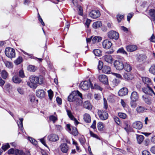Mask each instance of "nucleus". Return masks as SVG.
Returning <instances> with one entry per match:
<instances>
[{
	"instance_id": "obj_32",
	"label": "nucleus",
	"mask_w": 155,
	"mask_h": 155,
	"mask_svg": "<svg viewBox=\"0 0 155 155\" xmlns=\"http://www.w3.org/2000/svg\"><path fill=\"white\" fill-rule=\"evenodd\" d=\"M102 39V38L100 36H95L92 40V42L93 43H95L97 42H100Z\"/></svg>"
},
{
	"instance_id": "obj_41",
	"label": "nucleus",
	"mask_w": 155,
	"mask_h": 155,
	"mask_svg": "<svg viewBox=\"0 0 155 155\" xmlns=\"http://www.w3.org/2000/svg\"><path fill=\"white\" fill-rule=\"evenodd\" d=\"M79 140L81 144L82 145L84 146L85 143V139L83 136H82L79 137Z\"/></svg>"
},
{
	"instance_id": "obj_22",
	"label": "nucleus",
	"mask_w": 155,
	"mask_h": 155,
	"mask_svg": "<svg viewBox=\"0 0 155 155\" xmlns=\"http://www.w3.org/2000/svg\"><path fill=\"white\" fill-rule=\"evenodd\" d=\"M147 58V57L146 55L141 54L138 56L137 60L140 63H144L146 61Z\"/></svg>"
},
{
	"instance_id": "obj_43",
	"label": "nucleus",
	"mask_w": 155,
	"mask_h": 155,
	"mask_svg": "<svg viewBox=\"0 0 155 155\" xmlns=\"http://www.w3.org/2000/svg\"><path fill=\"white\" fill-rule=\"evenodd\" d=\"M149 71L151 73L155 75V64H153L151 66Z\"/></svg>"
},
{
	"instance_id": "obj_18",
	"label": "nucleus",
	"mask_w": 155,
	"mask_h": 155,
	"mask_svg": "<svg viewBox=\"0 0 155 155\" xmlns=\"http://www.w3.org/2000/svg\"><path fill=\"white\" fill-rule=\"evenodd\" d=\"M103 58L105 61L108 63L111 64L112 63L113 59L112 57L110 55H104L103 56Z\"/></svg>"
},
{
	"instance_id": "obj_15",
	"label": "nucleus",
	"mask_w": 155,
	"mask_h": 155,
	"mask_svg": "<svg viewBox=\"0 0 155 155\" xmlns=\"http://www.w3.org/2000/svg\"><path fill=\"white\" fill-rule=\"evenodd\" d=\"M48 140L51 141L55 142L59 139L58 136L54 134H51L48 137Z\"/></svg>"
},
{
	"instance_id": "obj_3",
	"label": "nucleus",
	"mask_w": 155,
	"mask_h": 155,
	"mask_svg": "<svg viewBox=\"0 0 155 155\" xmlns=\"http://www.w3.org/2000/svg\"><path fill=\"white\" fill-rule=\"evenodd\" d=\"M5 53L6 56L11 59L15 57V50L11 48H6L5 49Z\"/></svg>"
},
{
	"instance_id": "obj_25",
	"label": "nucleus",
	"mask_w": 155,
	"mask_h": 155,
	"mask_svg": "<svg viewBox=\"0 0 155 155\" xmlns=\"http://www.w3.org/2000/svg\"><path fill=\"white\" fill-rule=\"evenodd\" d=\"M19 121H17V123L20 130L22 132H23V118H19Z\"/></svg>"
},
{
	"instance_id": "obj_57",
	"label": "nucleus",
	"mask_w": 155,
	"mask_h": 155,
	"mask_svg": "<svg viewBox=\"0 0 155 155\" xmlns=\"http://www.w3.org/2000/svg\"><path fill=\"white\" fill-rule=\"evenodd\" d=\"M103 63L102 61H99L98 65V68L99 70H101L102 69H103Z\"/></svg>"
},
{
	"instance_id": "obj_1",
	"label": "nucleus",
	"mask_w": 155,
	"mask_h": 155,
	"mask_svg": "<svg viewBox=\"0 0 155 155\" xmlns=\"http://www.w3.org/2000/svg\"><path fill=\"white\" fill-rule=\"evenodd\" d=\"M82 94L79 91H74L68 97V101L73 102L77 105H79L82 102Z\"/></svg>"
},
{
	"instance_id": "obj_40",
	"label": "nucleus",
	"mask_w": 155,
	"mask_h": 155,
	"mask_svg": "<svg viewBox=\"0 0 155 155\" xmlns=\"http://www.w3.org/2000/svg\"><path fill=\"white\" fill-rule=\"evenodd\" d=\"M37 69V68L34 65H29L28 67V70L30 71H35Z\"/></svg>"
},
{
	"instance_id": "obj_5",
	"label": "nucleus",
	"mask_w": 155,
	"mask_h": 155,
	"mask_svg": "<svg viewBox=\"0 0 155 155\" xmlns=\"http://www.w3.org/2000/svg\"><path fill=\"white\" fill-rule=\"evenodd\" d=\"M98 115L100 119L101 120L107 119L108 117V113L103 110H98Z\"/></svg>"
},
{
	"instance_id": "obj_39",
	"label": "nucleus",
	"mask_w": 155,
	"mask_h": 155,
	"mask_svg": "<svg viewBox=\"0 0 155 155\" xmlns=\"http://www.w3.org/2000/svg\"><path fill=\"white\" fill-rule=\"evenodd\" d=\"M91 89H95L97 90H98L100 91H101L102 89L99 85L96 84H94V86L92 85L91 84Z\"/></svg>"
},
{
	"instance_id": "obj_51",
	"label": "nucleus",
	"mask_w": 155,
	"mask_h": 155,
	"mask_svg": "<svg viewBox=\"0 0 155 155\" xmlns=\"http://www.w3.org/2000/svg\"><path fill=\"white\" fill-rule=\"evenodd\" d=\"M15 154L16 155H24V153L23 151L18 149L16 150Z\"/></svg>"
},
{
	"instance_id": "obj_44",
	"label": "nucleus",
	"mask_w": 155,
	"mask_h": 155,
	"mask_svg": "<svg viewBox=\"0 0 155 155\" xmlns=\"http://www.w3.org/2000/svg\"><path fill=\"white\" fill-rule=\"evenodd\" d=\"M77 6L78 8V14L80 15H83V14L82 8L80 5H78Z\"/></svg>"
},
{
	"instance_id": "obj_47",
	"label": "nucleus",
	"mask_w": 155,
	"mask_h": 155,
	"mask_svg": "<svg viewBox=\"0 0 155 155\" xmlns=\"http://www.w3.org/2000/svg\"><path fill=\"white\" fill-rule=\"evenodd\" d=\"M118 115L120 118L124 119L126 118L127 116V115L125 113L122 112L118 113Z\"/></svg>"
},
{
	"instance_id": "obj_13",
	"label": "nucleus",
	"mask_w": 155,
	"mask_h": 155,
	"mask_svg": "<svg viewBox=\"0 0 155 155\" xmlns=\"http://www.w3.org/2000/svg\"><path fill=\"white\" fill-rule=\"evenodd\" d=\"M60 148L63 153H67L70 148L67 144L65 143H62L60 145Z\"/></svg>"
},
{
	"instance_id": "obj_36",
	"label": "nucleus",
	"mask_w": 155,
	"mask_h": 155,
	"mask_svg": "<svg viewBox=\"0 0 155 155\" xmlns=\"http://www.w3.org/2000/svg\"><path fill=\"white\" fill-rule=\"evenodd\" d=\"M147 109L146 108L140 106H138L136 109L137 112L140 113H143Z\"/></svg>"
},
{
	"instance_id": "obj_11",
	"label": "nucleus",
	"mask_w": 155,
	"mask_h": 155,
	"mask_svg": "<svg viewBox=\"0 0 155 155\" xmlns=\"http://www.w3.org/2000/svg\"><path fill=\"white\" fill-rule=\"evenodd\" d=\"M90 16L93 18H96L100 15L99 11L96 10H92L89 13Z\"/></svg>"
},
{
	"instance_id": "obj_37",
	"label": "nucleus",
	"mask_w": 155,
	"mask_h": 155,
	"mask_svg": "<svg viewBox=\"0 0 155 155\" xmlns=\"http://www.w3.org/2000/svg\"><path fill=\"white\" fill-rule=\"evenodd\" d=\"M3 61L5 66L9 68H12V63L8 61L5 60H3Z\"/></svg>"
},
{
	"instance_id": "obj_23",
	"label": "nucleus",
	"mask_w": 155,
	"mask_h": 155,
	"mask_svg": "<svg viewBox=\"0 0 155 155\" xmlns=\"http://www.w3.org/2000/svg\"><path fill=\"white\" fill-rule=\"evenodd\" d=\"M36 95L39 97L42 98L44 97L45 92L43 90H38L36 92Z\"/></svg>"
},
{
	"instance_id": "obj_21",
	"label": "nucleus",
	"mask_w": 155,
	"mask_h": 155,
	"mask_svg": "<svg viewBox=\"0 0 155 155\" xmlns=\"http://www.w3.org/2000/svg\"><path fill=\"white\" fill-rule=\"evenodd\" d=\"M128 92L127 89L126 87H123L119 90L118 94L120 96H123L127 94Z\"/></svg>"
},
{
	"instance_id": "obj_55",
	"label": "nucleus",
	"mask_w": 155,
	"mask_h": 155,
	"mask_svg": "<svg viewBox=\"0 0 155 155\" xmlns=\"http://www.w3.org/2000/svg\"><path fill=\"white\" fill-rule=\"evenodd\" d=\"M19 75L21 78H23L25 77V75L24 74V72L22 69L20 70L19 72Z\"/></svg>"
},
{
	"instance_id": "obj_63",
	"label": "nucleus",
	"mask_w": 155,
	"mask_h": 155,
	"mask_svg": "<svg viewBox=\"0 0 155 155\" xmlns=\"http://www.w3.org/2000/svg\"><path fill=\"white\" fill-rule=\"evenodd\" d=\"M112 74L114 76H116L117 78H120L121 79L122 78V76L121 75L119 74L116 73H112Z\"/></svg>"
},
{
	"instance_id": "obj_17",
	"label": "nucleus",
	"mask_w": 155,
	"mask_h": 155,
	"mask_svg": "<svg viewBox=\"0 0 155 155\" xmlns=\"http://www.w3.org/2000/svg\"><path fill=\"white\" fill-rule=\"evenodd\" d=\"M130 98L131 101H137L139 98L137 93L135 91H133L131 94Z\"/></svg>"
},
{
	"instance_id": "obj_4",
	"label": "nucleus",
	"mask_w": 155,
	"mask_h": 155,
	"mask_svg": "<svg viewBox=\"0 0 155 155\" xmlns=\"http://www.w3.org/2000/svg\"><path fill=\"white\" fill-rule=\"evenodd\" d=\"M91 83L90 81H85L81 82L80 87L84 90H87L91 87Z\"/></svg>"
},
{
	"instance_id": "obj_49",
	"label": "nucleus",
	"mask_w": 155,
	"mask_h": 155,
	"mask_svg": "<svg viewBox=\"0 0 155 155\" xmlns=\"http://www.w3.org/2000/svg\"><path fill=\"white\" fill-rule=\"evenodd\" d=\"M22 61V58L21 57H19L15 61V62L17 65L20 64Z\"/></svg>"
},
{
	"instance_id": "obj_33",
	"label": "nucleus",
	"mask_w": 155,
	"mask_h": 155,
	"mask_svg": "<svg viewBox=\"0 0 155 155\" xmlns=\"http://www.w3.org/2000/svg\"><path fill=\"white\" fill-rule=\"evenodd\" d=\"M13 81L17 84L20 83L21 81V79L18 76H14L12 78Z\"/></svg>"
},
{
	"instance_id": "obj_7",
	"label": "nucleus",
	"mask_w": 155,
	"mask_h": 155,
	"mask_svg": "<svg viewBox=\"0 0 155 155\" xmlns=\"http://www.w3.org/2000/svg\"><path fill=\"white\" fill-rule=\"evenodd\" d=\"M114 65L115 68L117 70H121L123 69L124 63L120 60H117L114 62Z\"/></svg>"
},
{
	"instance_id": "obj_26",
	"label": "nucleus",
	"mask_w": 155,
	"mask_h": 155,
	"mask_svg": "<svg viewBox=\"0 0 155 155\" xmlns=\"http://www.w3.org/2000/svg\"><path fill=\"white\" fill-rule=\"evenodd\" d=\"M83 119L86 123H89L91 122V117L89 114L87 113H85L84 115Z\"/></svg>"
},
{
	"instance_id": "obj_60",
	"label": "nucleus",
	"mask_w": 155,
	"mask_h": 155,
	"mask_svg": "<svg viewBox=\"0 0 155 155\" xmlns=\"http://www.w3.org/2000/svg\"><path fill=\"white\" fill-rule=\"evenodd\" d=\"M91 20L88 19H87L85 23V25L87 26V27L88 28L89 27V26L90 23L91 22Z\"/></svg>"
},
{
	"instance_id": "obj_28",
	"label": "nucleus",
	"mask_w": 155,
	"mask_h": 155,
	"mask_svg": "<svg viewBox=\"0 0 155 155\" xmlns=\"http://www.w3.org/2000/svg\"><path fill=\"white\" fill-rule=\"evenodd\" d=\"M149 15L151 17V20L155 21V10L153 9H150L149 11Z\"/></svg>"
},
{
	"instance_id": "obj_48",
	"label": "nucleus",
	"mask_w": 155,
	"mask_h": 155,
	"mask_svg": "<svg viewBox=\"0 0 155 155\" xmlns=\"http://www.w3.org/2000/svg\"><path fill=\"white\" fill-rule=\"evenodd\" d=\"M2 78L4 79H5L7 78L8 76V73L5 70H3L2 71Z\"/></svg>"
},
{
	"instance_id": "obj_52",
	"label": "nucleus",
	"mask_w": 155,
	"mask_h": 155,
	"mask_svg": "<svg viewBox=\"0 0 155 155\" xmlns=\"http://www.w3.org/2000/svg\"><path fill=\"white\" fill-rule=\"evenodd\" d=\"M10 147V145L8 143H7L3 145L2 147V149L4 151H5L7 149Z\"/></svg>"
},
{
	"instance_id": "obj_46",
	"label": "nucleus",
	"mask_w": 155,
	"mask_h": 155,
	"mask_svg": "<svg viewBox=\"0 0 155 155\" xmlns=\"http://www.w3.org/2000/svg\"><path fill=\"white\" fill-rule=\"evenodd\" d=\"M124 15H121L120 14H118L117 15V19L118 22H120L124 18Z\"/></svg>"
},
{
	"instance_id": "obj_61",
	"label": "nucleus",
	"mask_w": 155,
	"mask_h": 155,
	"mask_svg": "<svg viewBox=\"0 0 155 155\" xmlns=\"http://www.w3.org/2000/svg\"><path fill=\"white\" fill-rule=\"evenodd\" d=\"M112 83L114 85L116 86L119 83V81L118 80L115 78L113 80Z\"/></svg>"
},
{
	"instance_id": "obj_45",
	"label": "nucleus",
	"mask_w": 155,
	"mask_h": 155,
	"mask_svg": "<svg viewBox=\"0 0 155 155\" xmlns=\"http://www.w3.org/2000/svg\"><path fill=\"white\" fill-rule=\"evenodd\" d=\"M97 127L99 130L100 131L103 130L104 127L103 123L101 122L98 123L97 124Z\"/></svg>"
},
{
	"instance_id": "obj_62",
	"label": "nucleus",
	"mask_w": 155,
	"mask_h": 155,
	"mask_svg": "<svg viewBox=\"0 0 155 155\" xmlns=\"http://www.w3.org/2000/svg\"><path fill=\"white\" fill-rule=\"evenodd\" d=\"M142 155H150V154L149 151L146 150H145L142 152Z\"/></svg>"
},
{
	"instance_id": "obj_16",
	"label": "nucleus",
	"mask_w": 155,
	"mask_h": 155,
	"mask_svg": "<svg viewBox=\"0 0 155 155\" xmlns=\"http://www.w3.org/2000/svg\"><path fill=\"white\" fill-rule=\"evenodd\" d=\"M132 126L134 128L140 130L142 128L143 124L141 122L136 121L133 124Z\"/></svg>"
},
{
	"instance_id": "obj_64",
	"label": "nucleus",
	"mask_w": 155,
	"mask_h": 155,
	"mask_svg": "<svg viewBox=\"0 0 155 155\" xmlns=\"http://www.w3.org/2000/svg\"><path fill=\"white\" fill-rule=\"evenodd\" d=\"M104 108L107 109V101L105 98H104Z\"/></svg>"
},
{
	"instance_id": "obj_24",
	"label": "nucleus",
	"mask_w": 155,
	"mask_h": 155,
	"mask_svg": "<svg viewBox=\"0 0 155 155\" xmlns=\"http://www.w3.org/2000/svg\"><path fill=\"white\" fill-rule=\"evenodd\" d=\"M126 48L128 51L131 52L135 51L137 48V47L136 45H130L127 46Z\"/></svg>"
},
{
	"instance_id": "obj_56",
	"label": "nucleus",
	"mask_w": 155,
	"mask_h": 155,
	"mask_svg": "<svg viewBox=\"0 0 155 155\" xmlns=\"http://www.w3.org/2000/svg\"><path fill=\"white\" fill-rule=\"evenodd\" d=\"M17 90L19 93L21 94H22L24 93V91L23 89L20 87H18L17 89Z\"/></svg>"
},
{
	"instance_id": "obj_20",
	"label": "nucleus",
	"mask_w": 155,
	"mask_h": 155,
	"mask_svg": "<svg viewBox=\"0 0 155 155\" xmlns=\"http://www.w3.org/2000/svg\"><path fill=\"white\" fill-rule=\"evenodd\" d=\"M123 69L127 72H130L132 70V66L129 62H125L124 64Z\"/></svg>"
},
{
	"instance_id": "obj_29",
	"label": "nucleus",
	"mask_w": 155,
	"mask_h": 155,
	"mask_svg": "<svg viewBox=\"0 0 155 155\" xmlns=\"http://www.w3.org/2000/svg\"><path fill=\"white\" fill-rule=\"evenodd\" d=\"M143 100L144 102L148 105H150L151 103V101L150 97L147 96H143Z\"/></svg>"
},
{
	"instance_id": "obj_6",
	"label": "nucleus",
	"mask_w": 155,
	"mask_h": 155,
	"mask_svg": "<svg viewBox=\"0 0 155 155\" xmlns=\"http://www.w3.org/2000/svg\"><path fill=\"white\" fill-rule=\"evenodd\" d=\"M67 131L71 134L74 136H77L78 134L76 127L71 126L70 125L68 124L66 125Z\"/></svg>"
},
{
	"instance_id": "obj_35",
	"label": "nucleus",
	"mask_w": 155,
	"mask_h": 155,
	"mask_svg": "<svg viewBox=\"0 0 155 155\" xmlns=\"http://www.w3.org/2000/svg\"><path fill=\"white\" fill-rule=\"evenodd\" d=\"M137 141L140 144L142 143L144 140V137L142 135L136 134Z\"/></svg>"
},
{
	"instance_id": "obj_30",
	"label": "nucleus",
	"mask_w": 155,
	"mask_h": 155,
	"mask_svg": "<svg viewBox=\"0 0 155 155\" xmlns=\"http://www.w3.org/2000/svg\"><path fill=\"white\" fill-rule=\"evenodd\" d=\"M102 26V23L101 21H97L94 22L93 25L92 27L95 29L97 28Z\"/></svg>"
},
{
	"instance_id": "obj_27",
	"label": "nucleus",
	"mask_w": 155,
	"mask_h": 155,
	"mask_svg": "<svg viewBox=\"0 0 155 155\" xmlns=\"http://www.w3.org/2000/svg\"><path fill=\"white\" fill-rule=\"evenodd\" d=\"M102 71L104 73L110 74L111 72L110 68L108 66L105 65L103 68Z\"/></svg>"
},
{
	"instance_id": "obj_10",
	"label": "nucleus",
	"mask_w": 155,
	"mask_h": 155,
	"mask_svg": "<svg viewBox=\"0 0 155 155\" xmlns=\"http://www.w3.org/2000/svg\"><path fill=\"white\" fill-rule=\"evenodd\" d=\"M99 80L102 83L105 85H107L108 84V81L107 76L104 74L100 75L98 77Z\"/></svg>"
},
{
	"instance_id": "obj_19",
	"label": "nucleus",
	"mask_w": 155,
	"mask_h": 155,
	"mask_svg": "<svg viewBox=\"0 0 155 155\" xmlns=\"http://www.w3.org/2000/svg\"><path fill=\"white\" fill-rule=\"evenodd\" d=\"M66 111L67 113V114L68 115V117H69V118L71 120H74V124L76 125H77L78 124L79 122L76 120V119L75 118H74V117L73 116L71 111L68 110H67Z\"/></svg>"
},
{
	"instance_id": "obj_31",
	"label": "nucleus",
	"mask_w": 155,
	"mask_h": 155,
	"mask_svg": "<svg viewBox=\"0 0 155 155\" xmlns=\"http://www.w3.org/2000/svg\"><path fill=\"white\" fill-rule=\"evenodd\" d=\"M54 114V115H52L49 117L50 120L52 121L54 123L58 120L57 116L56 113L55 112Z\"/></svg>"
},
{
	"instance_id": "obj_42",
	"label": "nucleus",
	"mask_w": 155,
	"mask_h": 155,
	"mask_svg": "<svg viewBox=\"0 0 155 155\" xmlns=\"http://www.w3.org/2000/svg\"><path fill=\"white\" fill-rule=\"evenodd\" d=\"M93 53L95 55L97 56H100L101 55V51L99 49H95L93 51Z\"/></svg>"
},
{
	"instance_id": "obj_9",
	"label": "nucleus",
	"mask_w": 155,
	"mask_h": 155,
	"mask_svg": "<svg viewBox=\"0 0 155 155\" xmlns=\"http://www.w3.org/2000/svg\"><path fill=\"white\" fill-rule=\"evenodd\" d=\"M152 86H145L142 88L143 91V92L149 95H152L153 94H155V93L151 88Z\"/></svg>"
},
{
	"instance_id": "obj_53",
	"label": "nucleus",
	"mask_w": 155,
	"mask_h": 155,
	"mask_svg": "<svg viewBox=\"0 0 155 155\" xmlns=\"http://www.w3.org/2000/svg\"><path fill=\"white\" fill-rule=\"evenodd\" d=\"M114 119L116 123L118 125H120V119L117 117L114 116Z\"/></svg>"
},
{
	"instance_id": "obj_38",
	"label": "nucleus",
	"mask_w": 155,
	"mask_h": 155,
	"mask_svg": "<svg viewBox=\"0 0 155 155\" xmlns=\"http://www.w3.org/2000/svg\"><path fill=\"white\" fill-rule=\"evenodd\" d=\"M117 54H125L126 55H127V53L125 51L123 48H119L117 51Z\"/></svg>"
},
{
	"instance_id": "obj_2",
	"label": "nucleus",
	"mask_w": 155,
	"mask_h": 155,
	"mask_svg": "<svg viewBox=\"0 0 155 155\" xmlns=\"http://www.w3.org/2000/svg\"><path fill=\"white\" fill-rule=\"evenodd\" d=\"M30 82H28L27 84L31 88L35 89L37 86V84H42L43 83L42 77H37L35 75H31L30 77Z\"/></svg>"
},
{
	"instance_id": "obj_14",
	"label": "nucleus",
	"mask_w": 155,
	"mask_h": 155,
	"mask_svg": "<svg viewBox=\"0 0 155 155\" xmlns=\"http://www.w3.org/2000/svg\"><path fill=\"white\" fill-rule=\"evenodd\" d=\"M112 44L111 42L108 39H106L103 41L102 45L104 48L106 49L110 48L112 46Z\"/></svg>"
},
{
	"instance_id": "obj_50",
	"label": "nucleus",
	"mask_w": 155,
	"mask_h": 155,
	"mask_svg": "<svg viewBox=\"0 0 155 155\" xmlns=\"http://www.w3.org/2000/svg\"><path fill=\"white\" fill-rule=\"evenodd\" d=\"M28 139L34 145H36L37 144V142L35 139L30 137H28Z\"/></svg>"
},
{
	"instance_id": "obj_8",
	"label": "nucleus",
	"mask_w": 155,
	"mask_h": 155,
	"mask_svg": "<svg viewBox=\"0 0 155 155\" xmlns=\"http://www.w3.org/2000/svg\"><path fill=\"white\" fill-rule=\"evenodd\" d=\"M108 37L110 39L117 40L119 38V34L114 31H111L107 33Z\"/></svg>"
},
{
	"instance_id": "obj_34",
	"label": "nucleus",
	"mask_w": 155,
	"mask_h": 155,
	"mask_svg": "<svg viewBox=\"0 0 155 155\" xmlns=\"http://www.w3.org/2000/svg\"><path fill=\"white\" fill-rule=\"evenodd\" d=\"M83 106L85 108L89 110L91 109L92 107L91 105L88 101L84 102Z\"/></svg>"
},
{
	"instance_id": "obj_12",
	"label": "nucleus",
	"mask_w": 155,
	"mask_h": 155,
	"mask_svg": "<svg viewBox=\"0 0 155 155\" xmlns=\"http://www.w3.org/2000/svg\"><path fill=\"white\" fill-rule=\"evenodd\" d=\"M142 80L143 83L145 86H152L151 80L149 78L146 77H142Z\"/></svg>"
},
{
	"instance_id": "obj_54",
	"label": "nucleus",
	"mask_w": 155,
	"mask_h": 155,
	"mask_svg": "<svg viewBox=\"0 0 155 155\" xmlns=\"http://www.w3.org/2000/svg\"><path fill=\"white\" fill-rule=\"evenodd\" d=\"M48 93L49 98L50 100H51L53 96V93L51 90L48 91Z\"/></svg>"
},
{
	"instance_id": "obj_59",
	"label": "nucleus",
	"mask_w": 155,
	"mask_h": 155,
	"mask_svg": "<svg viewBox=\"0 0 155 155\" xmlns=\"http://www.w3.org/2000/svg\"><path fill=\"white\" fill-rule=\"evenodd\" d=\"M133 15V13H131L128 14L127 18V21H130L131 18H132Z\"/></svg>"
},
{
	"instance_id": "obj_58",
	"label": "nucleus",
	"mask_w": 155,
	"mask_h": 155,
	"mask_svg": "<svg viewBox=\"0 0 155 155\" xmlns=\"http://www.w3.org/2000/svg\"><path fill=\"white\" fill-rule=\"evenodd\" d=\"M15 151H16V150H14L13 148H11L8 151V153L9 154H15Z\"/></svg>"
}]
</instances>
